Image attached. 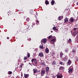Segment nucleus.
Returning <instances> with one entry per match:
<instances>
[{"instance_id":"f257e3e1","label":"nucleus","mask_w":78,"mask_h":78,"mask_svg":"<svg viewBox=\"0 0 78 78\" xmlns=\"http://www.w3.org/2000/svg\"><path fill=\"white\" fill-rule=\"evenodd\" d=\"M33 71L34 72V73H37L38 72H40L41 71L40 70H38L37 69H33Z\"/></svg>"},{"instance_id":"f03ea898","label":"nucleus","mask_w":78,"mask_h":78,"mask_svg":"<svg viewBox=\"0 0 78 78\" xmlns=\"http://www.w3.org/2000/svg\"><path fill=\"white\" fill-rule=\"evenodd\" d=\"M47 38L43 39L41 40V42L44 44H45L47 42Z\"/></svg>"},{"instance_id":"7ed1b4c3","label":"nucleus","mask_w":78,"mask_h":78,"mask_svg":"<svg viewBox=\"0 0 78 78\" xmlns=\"http://www.w3.org/2000/svg\"><path fill=\"white\" fill-rule=\"evenodd\" d=\"M63 55H64V54L62 53V52L61 51L60 53V56L61 59L63 58Z\"/></svg>"},{"instance_id":"20e7f679","label":"nucleus","mask_w":78,"mask_h":78,"mask_svg":"<svg viewBox=\"0 0 78 78\" xmlns=\"http://www.w3.org/2000/svg\"><path fill=\"white\" fill-rule=\"evenodd\" d=\"M38 56L40 57H44V54L43 52H40L39 53Z\"/></svg>"},{"instance_id":"39448f33","label":"nucleus","mask_w":78,"mask_h":78,"mask_svg":"<svg viewBox=\"0 0 78 78\" xmlns=\"http://www.w3.org/2000/svg\"><path fill=\"white\" fill-rule=\"evenodd\" d=\"M63 69H64V66H60L59 68V71H62Z\"/></svg>"},{"instance_id":"423d86ee","label":"nucleus","mask_w":78,"mask_h":78,"mask_svg":"<svg viewBox=\"0 0 78 78\" xmlns=\"http://www.w3.org/2000/svg\"><path fill=\"white\" fill-rule=\"evenodd\" d=\"M45 51L46 53H49V49L47 48L45 49Z\"/></svg>"},{"instance_id":"0eeeda50","label":"nucleus","mask_w":78,"mask_h":78,"mask_svg":"<svg viewBox=\"0 0 78 78\" xmlns=\"http://www.w3.org/2000/svg\"><path fill=\"white\" fill-rule=\"evenodd\" d=\"M77 33H78V31H75L73 33V34L74 35V36H76L77 34Z\"/></svg>"},{"instance_id":"6e6552de","label":"nucleus","mask_w":78,"mask_h":78,"mask_svg":"<svg viewBox=\"0 0 78 78\" xmlns=\"http://www.w3.org/2000/svg\"><path fill=\"white\" fill-rule=\"evenodd\" d=\"M56 63L55 61H53L52 62L51 64L52 65V66L56 65Z\"/></svg>"},{"instance_id":"1a4fd4ad","label":"nucleus","mask_w":78,"mask_h":78,"mask_svg":"<svg viewBox=\"0 0 78 78\" xmlns=\"http://www.w3.org/2000/svg\"><path fill=\"white\" fill-rule=\"evenodd\" d=\"M61 75H58L57 76V78H62V74H61Z\"/></svg>"},{"instance_id":"9d476101","label":"nucleus","mask_w":78,"mask_h":78,"mask_svg":"<svg viewBox=\"0 0 78 78\" xmlns=\"http://www.w3.org/2000/svg\"><path fill=\"white\" fill-rule=\"evenodd\" d=\"M69 20H70V21L71 22H73V21L74 20V19H73V17H71L70 19Z\"/></svg>"},{"instance_id":"9b49d317","label":"nucleus","mask_w":78,"mask_h":78,"mask_svg":"<svg viewBox=\"0 0 78 78\" xmlns=\"http://www.w3.org/2000/svg\"><path fill=\"white\" fill-rule=\"evenodd\" d=\"M45 69L46 73H48V70H49V68L47 67H46Z\"/></svg>"},{"instance_id":"f8f14e48","label":"nucleus","mask_w":78,"mask_h":78,"mask_svg":"<svg viewBox=\"0 0 78 78\" xmlns=\"http://www.w3.org/2000/svg\"><path fill=\"white\" fill-rule=\"evenodd\" d=\"M68 58V57L67 56H65V57L64 58V61H67Z\"/></svg>"},{"instance_id":"ddd939ff","label":"nucleus","mask_w":78,"mask_h":78,"mask_svg":"<svg viewBox=\"0 0 78 78\" xmlns=\"http://www.w3.org/2000/svg\"><path fill=\"white\" fill-rule=\"evenodd\" d=\"M45 72L44 71H41V76H43L44 74H45Z\"/></svg>"},{"instance_id":"4468645a","label":"nucleus","mask_w":78,"mask_h":78,"mask_svg":"<svg viewBox=\"0 0 78 78\" xmlns=\"http://www.w3.org/2000/svg\"><path fill=\"white\" fill-rule=\"evenodd\" d=\"M65 20V22H68V21L69 20V19L67 18L66 17L65 20Z\"/></svg>"},{"instance_id":"2eb2a0df","label":"nucleus","mask_w":78,"mask_h":78,"mask_svg":"<svg viewBox=\"0 0 78 78\" xmlns=\"http://www.w3.org/2000/svg\"><path fill=\"white\" fill-rule=\"evenodd\" d=\"M59 64H60L61 65H62V66L64 65V63L62 62H59Z\"/></svg>"},{"instance_id":"dca6fc26","label":"nucleus","mask_w":78,"mask_h":78,"mask_svg":"<svg viewBox=\"0 0 78 78\" xmlns=\"http://www.w3.org/2000/svg\"><path fill=\"white\" fill-rule=\"evenodd\" d=\"M68 65H70V64H71V63H72V62L71 61V60H69L68 62Z\"/></svg>"},{"instance_id":"f3484780","label":"nucleus","mask_w":78,"mask_h":78,"mask_svg":"<svg viewBox=\"0 0 78 78\" xmlns=\"http://www.w3.org/2000/svg\"><path fill=\"white\" fill-rule=\"evenodd\" d=\"M72 69H69V71H68V72L69 73H71L72 72L73 70Z\"/></svg>"},{"instance_id":"a211bd4d","label":"nucleus","mask_w":78,"mask_h":78,"mask_svg":"<svg viewBox=\"0 0 78 78\" xmlns=\"http://www.w3.org/2000/svg\"><path fill=\"white\" fill-rule=\"evenodd\" d=\"M53 30H54V31L55 30H56V31H58V29H56V27H54L53 28Z\"/></svg>"},{"instance_id":"6ab92c4d","label":"nucleus","mask_w":78,"mask_h":78,"mask_svg":"<svg viewBox=\"0 0 78 78\" xmlns=\"http://www.w3.org/2000/svg\"><path fill=\"white\" fill-rule=\"evenodd\" d=\"M41 65L43 66H45V63L44 62H41Z\"/></svg>"},{"instance_id":"aec40b11","label":"nucleus","mask_w":78,"mask_h":78,"mask_svg":"<svg viewBox=\"0 0 78 78\" xmlns=\"http://www.w3.org/2000/svg\"><path fill=\"white\" fill-rule=\"evenodd\" d=\"M73 53H75L76 52V49L73 48L72 51Z\"/></svg>"},{"instance_id":"412c9836","label":"nucleus","mask_w":78,"mask_h":78,"mask_svg":"<svg viewBox=\"0 0 78 78\" xmlns=\"http://www.w3.org/2000/svg\"><path fill=\"white\" fill-rule=\"evenodd\" d=\"M54 3H55V1H53V0H52L51 2V5H54Z\"/></svg>"},{"instance_id":"4be33fe9","label":"nucleus","mask_w":78,"mask_h":78,"mask_svg":"<svg viewBox=\"0 0 78 78\" xmlns=\"http://www.w3.org/2000/svg\"><path fill=\"white\" fill-rule=\"evenodd\" d=\"M34 62H35V65H37V61L36 60V59H35V60Z\"/></svg>"},{"instance_id":"5701e85b","label":"nucleus","mask_w":78,"mask_h":78,"mask_svg":"<svg viewBox=\"0 0 78 78\" xmlns=\"http://www.w3.org/2000/svg\"><path fill=\"white\" fill-rule=\"evenodd\" d=\"M65 52L67 53L69 51V49H66L65 50Z\"/></svg>"},{"instance_id":"b1692460","label":"nucleus","mask_w":78,"mask_h":78,"mask_svg":"<svg viewBox=\"0 0 78 78\" xmlns=\"http://www.w3.org/2000/svg\"><path fill=\"white\" fill-rule=\"evenodd\" d=\"M68 42L69 43H71L72 42V40L71 39H69L68 40Z\"/></svg>"},{"instance_id":"393cba45","label":"nucleus","mask_w":78,"mask_h":78,"mask_svg":"<svg viewBox=\"0 0 78 78\" xmlns=\"http://www.w3.org/2000/svg\"><path fill=\"white\" fill-rule=\"evenodd\" d=\"M40 48L41 49H44V47L42 46H40Z\"/></svg>"},{"instance_id":"a878e982","label":"nucleus","mask_w":78,"mask_h":78,"mask_svg":"<svg viewBox=\"0 0 78 78\" xmlns=\"http://www.w3.org/2000/svg\"><path fill=\"white\" fill-rule=\"evenodd\" d=\"M9 75H11V74H12V72L11 71H9L8 73Z\"/></svg>"},{"instance_id":"bb28decb","label":"nucleus","mask_w":78,"mask_h":78,"mask_svg":"<svg viewBox=\"0 0 78 78\" xmlns=\"http://www.w3.org/2000/svg\"><path fill=\"white\" fill-rule=\"evenodd\" d=\"M27 56L28 58H29V57L30 56V53H27Z\"/></svg>"},{"instance_id":"cd10ccee","label":"nucleus","mask_w":78,"mask_h":78,"mask_svg":"<svg viewBox=\"0 0 78 78\" xmlns=\"http://www.w3.org/2000/svg\"><path fill=\"white\" fill-rule=\"evenodd\" d=\"M54 41H55V38H54L53 39L51 40V41L52 42H54Z\"/></svg>"},{"instance_id":"c85d7f7f","label":"nucleus","mask_w":78,"mask_h":78,"mask_svg":"<svg viewBox=\"0 0 78 78\" xmlns=\"http://www.w3.org/2000/svg\"><path fill=\"white\" fill-rule=\"evenodd\" d=\"M26 20H27V22H29V20H30V18H27Z\"/></svg>"},{"instance_id":"c756f323","label":"nucleus","mask_w":78,"mask_h":78,"mask_svg":"<svg viewBox=\"0 0 78 78\" xmlns=\"http://www.w3.org/2000/svg\"><path fill=\"white\" fill-rule=\"evenodd\" d=\"M51 37H52V36H51V35L49 36L48 37V39H51Z\"/></svg>"},{"instance_id":"7c9ffc66","label":"nucleus","mask_w":78,"mask_h":78,"mask_svg":"<svg viewBox=\"0 0 78 78\" xmlns=\"http://www.w3.org/2000/svg\"><path fill=\"white\" fill-rule=\"evenodd\" d=\"M35 59L34 58H33L31 60V62H33V61H34L35 60Z\"/></svg>"},{"instance_id":"2f4dec72","label":"nucleus","mask_w":78,"mask_h":78,"mask_svg":"<svg viewBox=\"0 0 78 78\" xmlns=\"http://www.w3.org/2000/svg\"><path fill=\"white\" fill-rule=\"evenodd\" d=\"M45 4L46 5H48V4L49 3V2H48V1H46L45 2Z\"/></svg>"},{"instance_id":"473e14b6","label":"nucleus","mask_w":78,"mask_h":78,"mask_svg":"<svg viewBox=\"0 0 78 78\" xmlns=\"http://www.w3.org/2000/svg\"><path fill=\"white\" fill-rule=\"evenodd\" d=\"M58 20H61V16H59L58 17Z\"/></svg>"},{"instance_id":"72a5a7b5","label":"nucleus","mask_w":78,"mask_h":78,"mask_svg":"<svg viewBox=\"0 0 78 78\" xmlns=\"http://www.w3.org/2000/svg\"><path fill=\"white\" fill-rule=\"evenodd\" d=\"M27 59V57H25L24 58V60H26Z\"/></svg>"},{"instance_id":"f704fd0d","label":"nucleus","mask_w":78,"mask_h":78,"mask_svg":"<svg viewBox=\"0 0 78 78\" xmlns=\"http://www.w3.org/2000/svg\"><path fill=\"white\" fill-rule=\"evenodd\" d=\"M39 21L37 20V21H36V23H38V24H37V25H38V24H39Z\"/></svg>"},{"instance_id":"c9c22d12","label":"nucleus","mask_w":78,"mask_h":78,"mask_svg":"<svg viewBox=\"0 0 78 78\" xmlns=\"http://www.w3.org/2000/svg\"><path fill=\"white\" fill-rule=\"evenodd\" d=\"M78 29V28H74L73 29V30H74V31H75V30H76V29Z\"/></svg>"},{"instance_id":"e433bc0d","label":"nucleus","mask_w":78,"mask_h":78,"mask_svg":"<svg viewBox=\"0 0 78 78\" xmlns=\"http://www.w3.org/2000/svg\"><path fill=\"white\" fill-rule=\"evenodd\" d=\"M20 68H21V69H22V65H21V66H20Z\"/></svg>"},{"instance_id":"4c0bfd02","label":"nucleus","mask_w":78,"mask_h":78,"mask_svg":"<svg viewBox=\"0 0 78 78\" xmlns=\"http://www.w3.org/2000/svg\"><path fill=\"white\" fill-rule=\"evenodd\" d=\"M60 18H61L62 19H63V16H60Z\"/></svg>"},{"instance_id":"58836bf2","label":"nucleus","mask_w":78,"mask_h":78,"mask_svg":"<svg viewBox=\"0 0 78 78\" xmlns=\"http://www.w3.org/2000/svg\"><path fill=\"white\" fill-rule=\"evenodd\" d=\"M52 78H55V76H52Z\"/></svg>"},{"instance_id":"ea45409f","label":"nucleus","mask_w":78,"mask_h":78,"mask_svg":"<svg viewBox=\"0 0 78 78\" xmlns=\"http://www.w3.org/2000/svg\"><path fill=\"white\" fill-rule=\"evenodd\" d=\"M7 39H9V37H7Z\"/></svg>"},{"instance_id":"a19ab883","label":"nucleus","mask_w":78,"mask_h":78,"mask_svg":"<svg viewBox=\"0 0 78 78\" xmlns=\"http://www.w3.org/2000/svg\"><path fill=\"white\" fill-rule=\"evenodd\" d=\"M45 78H48V76H46Z\"/></svg>"},{"instance_id":"79ce46f5","label":"nucleus","mask_w":78,"mask_h":78,"mask_svg":"<svg viewBox=\"0 0 78 78\" xmlns=\"http://www.w3.org/2000/svg\"><path fill=\"white\" fill-rule=\"evenodd\" d=\"M76 61H78V58H77Z\"/></svg>"},{"instance_id":"37998d69","label":"nucleus","mask_w":78,"mask_h":78,"mask_svg":"<svg viewBox=\"0 0 78 78\" xmlns=\"http://www.w3.org/2000/svg\"><path fill=\"white\" fill-rule=\"evenodd\" d=\"M21 76H23V74H21Z\"/></svg>"},{"instance_id":"c03bdc74","label":"nucleus","mask_w":78,"mask_h":78,"mask_svg":"<svg viewBox=\"0 0 78 78\" xmlns=\"http://www.w3.org/2000/svg\"><path fill=\"white\" fill-rule=\"evenodd\" d=\"M51 33H53V31H51Z\"/></svg>"},{"instance_id":"a18cd8bd","label":"nucleus","mask_w":78,"mask_h":78,"mask_svg":"<svg viewBox=\"0 0 78 78\" xmlns=\"http://www.w3.org/2000/svg\"><path fill=\"white\" fill-rule=\"evenodd\" d=\"M27 62L26 61H24V62Z\"/></svg>"},{"instance_id":"49530a36","label":"nucleus","mask_w":78,"mask_h":78,"mask_svg":"<svg viewBox=\"0 0 78 78\" xmlns=\"http://www.w3.org/2000/svg\"><path fill=\"white\" fill-rule=\"evenodd\" d=\"M30 41H31V38H30Z\"/></svg>"},{"instance_id":"de8ad7c7","label":"nucleus","mask_w":78,"mask_h":78,"mask_svg":"<svg viewBox=\"0 0 78 78\" xmlns=\"http://www.w3.org/2000/svg\"><path fill=\"white\" fill-rule=\"evenodd\" d=\"M30 14H31V13H30Z\"/></svg>"}]
</instances>
